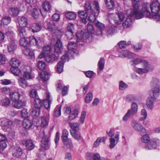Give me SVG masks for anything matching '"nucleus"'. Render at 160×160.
<instances>
[{"mask_svg": "<svg viewBox=\"0 0 160 160\" xmlns=\"http://www.w3.org/2000/svg\"><path fill=\"white\" fill-rule=\"evenodd\" d=\"M11 19L9 16H5L1 20V22L5 25H7L11 22Z\"/></svg>", "mask_w": 160, "mask_h": 160, "instance_id": "c03bdc74", "label": "nucleus"}, {"mask_svg": "<svg viewBox=\"0 0 160 160\" xmlns=\"http://www.w3.org/2000/svg\"><path fill=\"white\" fill-rule=\"evenodd\" d=\"M12 121L8 119H5L1 122V125L7 128H10L12 124Z\"/></svg>", "mask_w": 160, "mask_h": 160, "instance_id": "6ab92c4d", "label": "nucleus"}, {"mask_svg": "<svg viewBox=\"0 0 160 160\" xmlns=\"http://www.w3.org/2000/svg\"><path fill=\"white\" fill-rule=\"evenodd\" d=\"M132 13L133 15L137 19L142 18L144 16L149 18H152V15L147 5H144L142 9L139 10L138 5L137 4H134Z\"/></svg>", "mask_w": 160, "mask_h": 160, "instance_id": "f257e3e1", "label": "nucleus"}, {"mask_svg": "<svg viewBox=\"0 0 160 160\" xmlns=\"http://www.w3.org/2000/svg\"><path fill=\"white\" fill-rule=\"evenodd\" d=\"M18 83L19 85L23 88L29 86L26 80L22 77H21L18 79Z\"/></svg>", "mask_w": 160, "mask_h": 160, "instance_id": "cd10ccee", "label": "nucleus"}, {"mask_svg": "<svg viewBox=\"0 0 160 160\" xmlns=\"http://www.w3.org/2000/svg\"><path fill=\"white\" fill-rule=\"evenodd\" d=\"M132 24V20L130 18H127L122 23V26L124 28H127L131 26Z\"/></svg>", "mask_w": 160, "mask_h": 160, "instance_id": "2f4dec72", "label": "nucleus"}, {"mask_svg": "<svg viewBox=\"0 0 160 160\" xmlns=\"http://www.w3.org/2000/svg\"><path fill=\"white\" fill-rule=\"evenodd\" d=\"M10 64L11 67H18L20 64V61L15 58L11 59L10 61Z\"/></svg>", "mask_w": 160, "mask_h": 160, "instance_id": "c756f323", "label": "nucleus"}, {"mask_svg": "<svg viewBox=\"0 0 160 160\" xmlns=\"http://www.w3.org/2000/svg\"><path fill=\"white\" fill-rule=\"evenodd\" d=\"M84 33L83 32L81 31L78 32L76 33V37L77 38V41L79 42L84 37Z\"/></svg>", "mask_w": 160, "mask_h": 160, "instance_id": "680f3d73", "label": "nucleus"}, {"mask_svg": "<svg viewBox=\"0 0 160 160\" xmlns=\"http://www.w3.org/2000/svg\"><path fill=\"white\" fill-rule=\"evenodd\" d=\"M9 96L13 101L18 100L20 97V94L16 92H12L10 93Z\"/></svg>", "mask_w": 160, "mask_h": 160, "instance_id": "bb28decb", "label": "nucleus"}, {"mask_svg": "<svg viewBox=\"0 0 160 160\" xmlns=\"http://www.w3.org/2000/svg\"><path fill=\"white\" fill-rule=\"evenodd\" d=\"M32 125V121L28 118H26L23 120L22 122V126L26 129L30 128Z\"/></svg>", "mask_w": 160, "mask_h": 160, "instance_id": "4be33fe9", "label": "nucleus"}, {"mask_svg": "<svg viewBox=\"0 0 160 160\" xmlns=\"http://www.w3.org/2000/svg\"><path fill=\"white\" fill-rule=\"evenodd\" d=\"M61 106H57L55 108L53 113L54 116L58 117L61 115Z\"/></svg>", "mask_w": 160, "mask_h": 160, "instance_id": "de8ad7c7", "label": "nucleus"}, {"mask_svg": "<svg viewBox=\"0 0 160 160\" xmlns=\"http://www.w3.org/2000/svg\"><path fill=\"white\" fill-rule=\"evenodd\" d=\"M138 110V106L136 103H133L132 104L131 106V109L130 110L131 112L132 113V114L134 115L136 114Z\"/></svg>", "mask_w": 160, "mask_h": 160, "instance_id": "37998d69", "label": "nucleus"}, {"mask_svg": "<svg viewBox=\"0 0 160 160\" xmlns=\"http://www.w3.org/2000/svg\"><path fill=\"white\" fill-rule=\"evenodd\" d=\"M79 111L77 109H75L73 111L71 112L68 117V119L72 120L75 118L78 115Z\"/></svg>", "mask_w": 160, "mask_h": 160, "instance_id": "f704fd0d", "label": "nucleus"}, {"mask_svg": "<svg viewBox=\"0 0 160 160\" xmlns=\"http://www.w3.org/2000/svg\"><path fill=\"white\" fill-rule=\"evenodd\" d=\"M47 99L45 100L43 104L45 108L47 109H48L50 106L51 102V100L50 99V96L49 93H46Z\"/></svg>", "mask_w": 160, "mask_h": 160, "instance_id": "393cba45", "label": "nucleus"}, {"mask_svg": "<svg viewBox=\"0 0 160 160\" xmlns=\"http://www.w3.org/2000/svg\"><path fill=\"white\" fill-rule=\"evenodd\" d=\"M147 7L149 8L150 7L152 11V18L153 16L157 14L160 9V4L159 2L158 1H154L152 2V3L149 5V7Z\"/></svg>", "mask_w": 160, "mask_h": 160, "instance_id": "20e7f679", "label": "nucleus"}, {"mask_svg": "<svg viewBox=\"0 0 160 160\" xmlns=\"http://www.w3.org/2000/svg\"><path fill=\"white\" fill-rule=\"evenodd\" d=\"M88 20L91 22H94L96 18V17L93 11L92 12L89 13V14L88 15Z\"/></svg>", "mask_w": 160, "mask_h": 160, "instance_id": "49530a36", "label": "nucleus"}, {"mask_svg": "<svg viewBox=\"0 0 160 160\" xmlns=\"http://www.w3.org/2000/svg\"><path fill=\"white\" fill-rule=\"evenodd\" d=\"M85 11H87V13H89L92 12V10L91 8L90 3L89 1H87L85 5Z\"/></svg>", "mask_w": 160, "mask_h": 160, "instance_id": "8fccbe9b", "label": "nucleus"}, {"mask_svg": "<svg viewBox=\"0 0 160 160\" xmlns=\"http://www.w3.org/2000/svg\"><path fill=\"white\" fill-rule=\"evenodd\" d=\"M10 71L15 76H18L21 74V71L18 67H12L10 68Z\"/></svg>", "mask_w": 160, "mask_h": 160, "instance_id": "4c0bfd02", "label": "nucleus"}, {"mask_svg": "<svg viewBox=\"0 0 160 160\" xmlns=\"http://www.w3.org/2000/svg\"><path fill=\"white\" fill-rule=\"evenodd\" d=\"M65 15L67 18L72 20H75L77 17L76 14L74 12L71 11L67 12Z\"/></svg>", "mask_w": 160, "mask_h": 160, "instance_id": "c85d7f7f", "label": "nucleus"}, {"mask_svg": "<svg viewBox=\"0 0 160 160\" xmlns=\"http://www.w3.org/2000/svg\"><path fill=\"white\" fill-rule=\"evenodd\" d=\"M33 105L35 108H41L43 106V102L39 98L35 99L33 102Z\"/></svg>", "mask_w": 160, "mask_h": 160, "instance_id": "473e14b6", "label": "nucleus"}, {"mask_svg": "<svg viewBox=\"0 0 160 160\" xmlns=\"http://www.w3.org/2000/svg\"><path fill=\"white\" fill-rule=\"evenodd\" d=\"M76 45V43L73 42H68V53H70L72 56L76 55L78 53V51L75 48Z\"/></svg>", "mask_w": 160, "mask_h": 160, "instance_id": "6e6552de", "label": "nucleus"}, {"mask_svg": "<svg viewBox=\"0 0 160 160\" xmlns=\"http://www.w3.org/2000/svg\"><path fill=\"white\" fill-rule=\"evenodd\" d=\"M63 143L65 145H66L67 148L71 149L73 148V145L71 141L69 139L67 141H65V142H63Z\"/></svg>", "mask_w": 160, "mask_h": 160, "instance_id": "6e6d98bb", "label": "nucleus"}, {"mask_svg": "<svg viewBox=\"0 0 160 160\" xmlns=\"http://www.w3.org/2000/svg\"><path fill=\"white\" fill-rule=\"evenodd\" d=\"M78 131L70 130V132L71 134L74 139L79 141L81 139L82 136L80 133L78 132Z\"/></svg>", "mask_w": 160, "mask_h": 160, "instance_id": "5701e85b", "label": "nucleus"}, {"mask_svg": "<svg viewBox=\"0 0 160 160\" xmlns=\"http://www.w3.org/2000/svg\"><path fill=\"white\" fill-rule=\"evenodd\" d=\"M49 117L48 116L42 117L41 118L40 126L42 128H46L48 125Z\"/></svg>", "mask_w": 160, "mask_h": 160, "instance_id": "4468645a", "label": "nucleus"}, {"mask_svg": "<svg viewBox=\"0 0 160 160\" xmlns=\"http://www.w3.org/2000/svg\"><path fill=\"white\" fill-rule=\"evenodd\" d=\"M16 48V46L13 42L10 43L8 46V49L9 52H13Z\"/></svg>", "mask_w": 160, "mask_h": 160, "instance_id": "603ef678", "label": "nucleus"}, {"mask_svg": "<svg viewBox=\"0 0 160 160\" xmlns=\"http://www.w3.org/2000/svg\"><path fill=\"white\" fill-rule=\"evenodd\" d=\"M32 31L33 32H37L41 30V27L40 25L37 23H33L30 26Z\"/></svg>", "mask_w": 160, "mask_h": 160, "instance_id": "72a5a7b5", "label": "nucleus"}, {"mask_svg": "<svg viewBox=\"0 0 160 160\" xmlns=\"http://www.w3.org/2000/svg\"><path fill=\"white\" fill-rule=\"evenodd\" d=\"M131 126L135 130L141 133H145L146 132L145 128L137 121L132 120L131 122Z\"/></svg>", "mask_w": 160, "mask_h": 160, "instance_id": "423d86ee", "label": "nucleus"}, {"mask_svg": "<svg viewBox=\"0 0 160 160\" xmlns=\"http://www.w3.org/2000/svg\"><path fill=\"white\" fill-rule=\"evenodd\" d=\"M7 61V58L5 55L0 53V65H4L5 64Z\"/></svg>", "mask_w": 160, "mask_h": 160, "instance_id": "4d7b16f0", "label": "nucleus"}, {"mask_svg": "<svg viewBox=\"0 0 160 160\" xmlns=\"http://www.w3.org/2000/svg\"><path fill=\"white\" fill-rule=\"evenodd\" d=\"M39 137L42 138L41 141V147L44 149H48L50 145L49 137L46 134L43 130H41L39 133Z\"/></svg>", "mask_w": 160, "mask_h": 160, "instance_id": "7ed1b4c3", "label": "nucleus"}, {"mask_svg": "<svg viewBox=\"0 0 160 160\" xmlns=\"http://www.w3.org/2000/svg\"><path fill=\"white\" fill-rule=\"evenodd\" d=\"M40 76L41 79L43 81H46L49 79V74L47 72H42L40 73Z\"/></svg>", "mask_w": 160, "mask_h": 160, "instance_id": "58836bf2", "label": "nucleus"}, {"mask_svg": "<svg viewBox=\"0 0 160 160\" xmlns=\"http://www.w3.org/2000/svg\"><path fill=\"white\" fill-rule=\"evenodd\" d=\"M106 6L110 9H113L114 6L113 0H105Z\"/></svg>", "mask_w": 160, "mask_h": 160, "instance_id": "79ce46f5", "label": "nucleus"}, {"mask_svg": "<svg viewBox=\"0 0 160 160\" xmlns=\"http://www.w3.org/2000/svg\"><path fill=\"white\" fill-rule=\"evenodd\" d=\"M22 144L25 145L27 149L28 150H32L35 147L33 142L31 140L29 139L24 140L22 141Z\"/></svg>", "mask_w": 160, "mask_h": 160, "instance_id": "9b49d317", "label": "nucleus"}, {"mask_svg": "<svg viewBox=\"0 0 160 160\" xmlns=\"http://www.w3.org/2000/svg\"><path fill=\"white\" fill-rule=\"evenodd\" d=\"M18 34L21 38H25L27 35L25 27H20L18 29Z\"/></svg>", "mask_w": 160, "mask_h": 160, "instance_id": "e433bc0d", "label": "nucleus"}, {"mask_svg": "<svg viewBox=\"0 0 160 160\" xmlns=\"http://www.w3.org/2000/svg\"><path fill=\"white\" fill-rule=\"evenodd\" d=\"M44 24H46L47 29L53 33H55L58 30V28L56 26L55 23H52L51 24L49 20L45 22Z\"/></svg>", "mask_w": 160, "mask_h": 160, "instance_id": "1a4fd4ad", "label": "nucleus"}, {"mask_svg": "<svg viewBox=\"0 0 160 160\" xmlns=\"http://www.w3.org/2000/svg\"><path fill=\"white\" fill-rule=\"evenodd\" d=\"M29 43L31 45H34L38 46L41 42V40L39 38H37L33 36H30L29 38Z\"/></svg>", "mask_w": 160, "mask_h": 160, "instance_id": "dca6fc26", "label": "nucleus"}, {"mask_svg": "<svg viewBox=\"0 0 160 160\" xmlns=\"http://www.w3.org/2000/svg\"><path fill=\"white\" fill-rule=\"evenodd\" d=\"M78 14L81 18H86L89 13H87V11L84 10L78 12Z\"/></svg>", "mask_w": 160, "mask_h": 160, "instance_id": "09e8293b", "label": "nucleus"}, {"mask_svg": "<svg viewBox=\"0 0 160 160\" xmlns=\"http://www.w3.org/2000/svg\"><path fill=\"white\" fill-rule=\"evenodd\" d=\"M159 87L158 86L156 87H153L151 96L156 98L159 94Z\"/></svg>", "mask_w": 160, "mask_h": 160, "instance_id": "c9c22d12", "label": "nucleus"}, {"mask_svg": "<svg viewBox=\"0 0 160 160\" xmlns=\"http://www.w3.org/2000/svg\"><path fill=\"white\" fill-rule=\"evenodd\" d=\"M93 98L92 94L90 92L87 94L85 98V102L87 103H89L92 100Z\"/></svg>", "mask_w": 160, "mask_h": 160, "instance_id": "864d4df0", "label": "nucleus"}, {"mask_svg": "<svg viewBox=\"0 0 160 160\" xmlns=\"http://www.w3.org/2000/svg\"><path fill=\"white\" fill-rule=\"evenodd\" d=\"M58 53H57L56 55L52 54L49 55L46 58V61L48 63H52L54 61L58 59Z\"/></svg>", "mask_w": 160, "mask_h": 160, "instance_id": "a211bd4d", "label": "nucleus"}, {"mask_svg": "<svg viewBox=\"0 0 160 160\" xmlns=\"http://www.w3.org/2000/svg\"><path fill=\"white\" fill-rule=\"evenodd\" d=\"M23 52L26 56H30L32 57L34 55L33 52L28 48H25L23 50Z\"/></svg>", "mask_w": 160, "mask_h": 160, "instance_id": "5fc2aeb1", "label": "nucleus"}, {"mask_svg": "<svg viewBox=\"0 0 160 160\" xmlns=\"http://www.w3.org/2000/svg\"><path fill=\"white\" fill-rule=\"evenodd\" d=\"M86 112L85 111H83L82 112L81 117L79 119L80 122L81 124L84 123V119L86 118Z\"/></svg>", "mask_w": 160, "mask_h": 160, "instance_id": "69168bd1", "label": "nucleus"}, {"mask_svg": "<svg viewBox=\"0 0 160 160\" xmlns=\"http://www.w3.org/2000/svg\"><path fill=\"white\" fill-rule=\"evenodd\" d=\"M28 11L31 12L32 17L35 18H37L39 15V12L37 9L35 8H32L31 6L28 8Z\"/></svg>", "mask_w": 160, "mask_h": 160, "instance_id": "aec40b11", "label": "nucleus"}, {"mask_svg": "<svg viewBox=\"0 0 160 160\" xmlns=\"http://www.w3.org/2000/svg\"><path fill=\"white\" fill-rule=\"evenodd\" d=\"M2 104L5 106L9 105L10 103V101L8 98H5L1 100Z\"/></svg>", "mask_w": 160, "mask_h": 160, "instance_id": "052dcab7", "label": "nucleus"}, {"mask_svg": "<svg viewBox=\"0 0 160 160\" xmlns=\"http://www.w3.org/2000/svg\"><path fill=\"white\" fill-rule=\"evenodd\" d=\"M68 132L67 130L64 129L62 131V139L63 142L69 140L68 138Z\"/></svg>", "mask_w": 160, "mask_h": 160, "instance_id": "ea45409f", "label": "nucleus"}, {"mask_svg": "<svg viewBox=\"0 0 160 160\" xmlns=\"http://www.w3.org/2000/svg\"><path fill=\"white\" fill-rule=\"evenodd\" d=\"M31 69L30 67L28 66L26 69L24 71L23 77L27 80L31 79L33 77L31 74Z\"/></svg>", "mask_w": 160, "mask_h": 160, "instance_id": "f8f14e48", "label": "nucleus"}, {"mask_svg": "<svg viewBox=\"0 0 160 160\" xmlns=\"http://www.w3.org/2000/svg\"><path fill=\"white\" fill-rule=\"evenodd\" d=\"M43 7L44 10L48 11L50 10L51 6L50 2L47 1H46L43 3Z\"/></svg>", "mask_w": 160, "mask_h": 160, "instance_id": "a18cd8bd", "label": "nucleus"}, {"mask_svg": "<svg viewBox=\"0 0 160 160\" xmlns=\"http://www.w3.org/2000/svg\"><path fill=\"white\" fill-rule=\"evenodd\" d=\"M117 15L119 18V20H118L115 18L113 20L114 22L116 24L119 25L121 23V22L123 21V19L125 18V16L123 13L122 12L118 13H117Z\"/></svg>", "mask_w": 160, "mask_h": 160, "instance_id": "412c9836", "label": "nucleus"}, {"mask_svg": "<svg viewBox=\"0 0 160 160\" xmlns=\"http://www.w3.org/2000/svg\"><path fill=\"white\" fill-rule=\"evenodd\" d=\"M62 45L61 40L58 39L56 42L54 46L55 53H59L60 52L61 49L62 47Z\"/></svg>", "mask_w": 160, "mask_h": 160, "instance_id": "a878e982", "label": "nucleus"}, {"mask_svg": "<svg viewBox=\"0 0 160 160\" xmlns=\"http://www.w3.org/2000/svg\"><path fill=\"white\" fill-rule=\"evenodd\" d=\"M71 129L70 130L78 131L79 130V124L78 123L70 122L69 124Z\"/></svg>", "mask_w": 160, "mask_h": 160, "instance_id": "a19ab883", "label": "nucleus"}, {"mask_svg": "<svg viewBox=\"0 0 160 160\" xmlns=\"http://www.w3.org/2000/svg\"><path fill=\"white\" fill-rule=\"evenodd\" d=\"M156 98L152 96H150L148 98L146 102V105L148 108L150 109L153 107V103L156 100Z\"/></svg>", "mask_w": 160, "mask_h": 160, "instance_id": "f3484780", "label": "nucleus"}, {"mask_svg": "<svg viewBox=\"0 0 160 160\" xmlns=\"http://www.w3.org/2000/svg\"><path fill=\"white\" fill-rule=\"evenodd\" d=\"M22 154V150L20 148L18 147L14 148L12 154L13 157L19 158L21 156Z\"/></svg>", "mask_w": 160, "mask_h": 160, "instance_id": "b1692460", "label": "nucleus"}, {"mask_svg": "<svg viewBox=\"0 0 160 160\" xmlns=\"http://www.w3.org/2000/svg\"><path fill=\"white\" fill-rule=\"evenodd\" d=\"M105 63L104 60L103 58H101L98 63V66L100 70H102L104 67Z\"/></svg>", "mask_w": 160, "mask_h": 160, "instance_id": "e2e57ef3", "label": "nucleus"}, {"mask_svg": "<svg viewBox=\"0 0 160 160\" xmlns=\"http://www.w3.org/2000/svg\"><path fill=\"white\" fill-rule=\"evenodd\" d=\"M142 65L143 68H138L136 69V71L138 73L141 74L144 73H146L151 70L150 65H149L148 62L145 61H144L142 62Z\"/></svg>", "mask_w": 160, "mask_h": 160, "instance_id": "39448f33", "label": "nucleus"}, {"mask_svg": "<svg viewBox=\"0 0 160 160\" xmlns=\"http://www.w3.org/2000/svg\"><path fill=\"white\" fill-rule=\"evenodd\" d=\"M65 36L66 38L68 40L72 39L73 37V32L69 31H66L65 32Z\"/></svg>", "mask_w": 160, "mask_h": 160, "instance_id": "338daca9", "label": "nucleus"}, {"mask_svg": "<svg viewBox=\"0 0 160 160\" xmlns=\"http://www.w3.org/2000/svg\"><path fill=\"white\" fill-rule=\"evenodd\" d=\"M150 139L148 134H146L142 136L141 138L142 141L144 143H149L146 145L145 148L148 150L156 148L157 145L159 143V140L158 139H153L150 140Z\"/></svg>", "mask_w": 160, "mask_h": 160, "instance_id": "f03ea898", "label": "nucleus"}, {"mask_svg": "<svg viewBox=\"0 0 160 160\" xmlns=\"http://www.w3.org/2000/svg\"><path fill=\"white\" fill-rule=\"evenodd\" d=\"M40 108H35L34 107L33 108L32 111V114L33 116H38L40 112Z\"/></svg>", "mask_w": 160, "mask_h": 160, "instance_id": "bf43d9fd", "label": "nucleus"}, {"mask_svg": "<svg viewBox=\"0 0 160 160\" xmlns=\"http://www.w3.org/2000/svg\"><path fill=\"white\" fill-rule=\"evenodd\" d=\"M128 51L127 50H122L119 54V57L121 58H127L128 56Z\"/></svg>", "mask_w": 160, "mask_h": 160, "instance_id": "774afa93", "label": "nucleus"}, {"mask_svg": "<svg viewBox=\"0 0 160 160\" xmlns=\"http://www.w3.org/2000/svg\"><path fill=\"white\" fill-rule=\"evenodd\" d=\"M9 14L12 16H16L19 13V11L17 8H10L8 10Z\"/></svg>", "mask_w": 160, "mask_h": 160, "instance_id": "7c9ffc66", "label": "nucleus"}, {"mask_svg": "<svg viewBox=\"0 0 160 160\" xmlns=\"http://www.w3.org/2000/svg\"><path fill=\"white\" fill-rule=\"evenodd\" d=\"M119 134L116 135L115 138H111L109 139V147L111 149L113 148L118 143L119 139Z\"/></svg>", "mask_w": 160, "mask_h": 160, "instance_id": "ddd939ff", "label": "nucleus"}, {"mask_svg": "<svg viewBox=\"0 0 160 160\" xmlns=\"http://www.w3.org/2000/svg\"><path fill=\"white\" fill-rule=\"evenodd\" d=\"M61 59L62 61L59 62L58 63L57 65V70L59 73H61L63 71V62L68 61V56L67 54L64 55L61 58Z\"/></svg>", "mask_w": 160, "mask_h": 160, "instance_id": "0eeeda50", "label": "nucleus"}, {"mask_svg": "<svg viewBox=\"0 0 160 160\" xmlns=\"http://www.w3.org/2000/svg\"><path fill=\"white\" fill-rule=\"evenodd\" d=\"M20 43L22 46L25 47L27 46L28 42L25 38H21L20 40Z\"/></svg>", "mask_w": 160, "mask_h": 160, "instance_id": "13d9d810", "label": "nucleus"}, {"mask_svg": "<svg viewBox=\"0 0 160 160\" xmlns=\"http://www.w3.org/2000/svg\"><path fill=\"white\" fill-rule=\"evenodd\" d=\"M134 115L133 114H132V113L131 112L130 110H128V111L125 114L123 118V121H126L128 118L131 116Z\"/></svg>", "mask_w": 160, "mask_h": 160, "instance_id": "0e129e2a", "label": "nucleus"}, {"mask_svg": "<svg viewBox=\"0 0 160 160\" xmlns=\"http://www.w3.org/2000/svg\"><path fill=\"white\" fill-rule=\"evenodd\" d=\"M38 68L41 70H44L46 67V65L44 62L41 61H39L37 64Z\"/></svg>", "mask_w": 160, "mask_h": 160, "instance_id": "3c124183", "label": "nucleus"}, {"mask_svg": "<svg viewBox=\"0 0 160 160\" xmlns=\"http://www.w3.org/2000/svg\"><path fill=\"white\" fill-rule=\"evenodd\" d=\"M12 105L14 108L20 109L25 106L26 102L24 101L18 100L12 101Z\"/></svg>", "mask_w": 160, "mask_h": 160, "instance_id": "9d476101", "label": "nucleus"}, {"mask_svg": "<svg viewBox=\"0 0 160 160\" xmlns=\"http://www.w3.org/2000/svg\"><path fill=\"white\" fill-rule=\"evenodd\" d=\"M18 21L20 27H25L28 24L26 18L22 16L18 17Z\"/></svg>", "mask_w": 160, "mask_h": 160, "instance_id": "2eb2a0df", "label": "nucleus"}]
</instances>
